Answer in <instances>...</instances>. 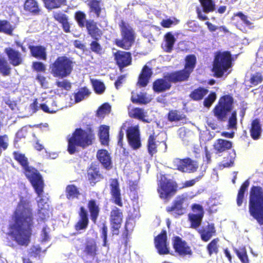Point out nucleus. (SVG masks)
Segmentation results:
<instances>
[{
    "label": "nucleus",
    "instance_id": "nucleus-62",
    "mask_svg": "<svg viewBox=\"0 0 263 263\" xmlns=\"http://www.w3.org/2000/svg\"><path fill=\"white\" fill-rule=\"evenodd\" d=\"M55 85L59 88L69 90L71 87V84L67 80H63L62 81H57Z\"/></svg>",
    "mask_w": 263,
    "mask_h": 263
},
{
    "label": "nucleus",
    "instance_id": "nucleus-47",
    "mask_svg": "<svg viewBox=\"0 0 263 263\" xmlns=\"http://www.w3.org/2000/svg\"><path fill=\"white\" fill-rule=\"evenodd\" d=\"M203 12L209 13L214 11L215 4L213 0H199Z\"/></svg>",
    "mask_w": 263,
    "mask_h": 263
},
{
    "label": "nucleus",
    "instance_id": "nucleus-41",
    "mask_svg": "<svg viewBox=\"0 0 263 263\" xmlns=\"http://www.w3.org/2000/svg\"><path fill=\"white\" fill-rule=\"evenodd\" d=\"M24 10L33 14H38L40 9L36 0H26L24 4Z\"/></svg>",
    "mask_w": 263,
    "mask_h": 263
},
{
    "label": "nucleus",
    "instance_id": "nucleus-59",
    "mask_svg": "<svg viewBox=\"0 0 263 263\" xmlns=\"http://www.w3.org/2000/svg\"><path fill=\"white\" fill-rule=\"evenodd\" d=\"M107 232H108V228L106 224L105 223L102 224V227L101 230V238L103 239V246L106 247L107 246Z\"/></svg>",
    "mask_w": 263,
    "mask_h": 263
},
{
    "label": "nucleus",
    "instance_id": "nucleus-23",
    "mask_svg": "<svg viewBox=\"0 0 263 263\" xmlns=\"http://www.w3.org/2000/svg\"><path fill=\"white\" fill-rule=\"evenodd\" d=\"M13 218L14 222L9 225L6 237L7 245L11 247H14L16 242V211L14 212Z\"/></svg>",
    "mask_w": 263,
    "mask_h": 263
},
{
    "label": "nucleus",
    "instance_id": "nucleus-37",
    "mask_svg": "<svg viewBox=\"0 0 263 263\" xmlns=\"http://www.w3.org/2000/svg\"><path fill=\"white\" fill-rule=\"evenodd\" d=\"M261 132V125L259 120L255 119L251 123V126L250 130V135L254 140H258L260 136Z\"/></svg>",
    "mask_w": 263,
    "mask_h": 263
},
{
    "label": "nucleus",
    "instance_id": "nucleus-53",
    "mask_svg": "<svg viewBox=\"0 0 263 263\" xmlns=\"http://www.w3.org/2000/svg\"><path fill=\"white\" fill-rule=\"evenodd\" d=\"M5 53L7 54L10 63L13 66H16V51L10 47L5 49Z\"/></svg>",
    "mask_w": 263,
    "mask_h": 263
},
{
    "label": "nucleus",
    "instance_id": "nucleus-34",
    "mask_svg": "<svg viewBox=\"0 0 263 263\" xmlns=\"http://www.w3.org/2000/svg\"><path fill=\"white\" fill-rule=\"evenodd\" d=\"M109 127L108 126L103 125L100 127L99 138L102 145L108 146L109 141Z\"/></svg>",
    "mask_w": 263,
    "mask_h": 263
},
{
    "label": "nucleus",
    "instance_id": "nucleus-33",
    "mask_svg": "<svg viewBox=\"0 0 263 263\" xmlns=\"http://www.w3.org/2000/svg\"><path fill=\"white\" fill-rule=\"evenodd\" d=\"M157 136L154 132L148 136L147 143V152L151 156L157 153Z\"/></svg>",
    "mask_w": 263,
    "mask_h": 263
},
{
    "label": "nucleus",
    "instance_id": "nucleus-6",
    "mask_svg": "<svg viewBox=\"0 0 263 263\" xmlns=\"http://www.w3.org/2000/svg\"><path fill=\"white\" fill-rule=\"evenodd\" d=\"M75 65L73 58L66 55L59 56L50 64L49 70L54 78L64 79L71 74Z\"/></svg>",
    "mask_w": 263,
    "mask_h": 263
},
{
    "label": "nucleus",
    "instance_id": "nucleus-26",
    "mask_svg": "<svg viewBox=\"0 0 263 263\" xmlns=\"http://www.w3.org/2000/svg\"><path fill=\"white\" fill-rule=\"evenodd\" d=\"M87 207L90 214V219L94 223H96L100 211L99 203L96 200L91 199L88 201Z\"/></svg>",
    "mask_w": 263,
    "mask_h": 263
},
{
    "label": "nucleus",
    "instance_id": "nucleus-35",
    "mask_svg": "<svg viewBox=\"0 0 263 263\" xmlns=\"http://www.w3.org/2000/svg\"><path fill=\"white\" fill-rule=\"evenodd\" d=\"M83 251L86 255L92 257L96 256L98 254V249L95 240L87 241Z\"/></svg>",
    "mask_w": 263,
    "mask_h": 263
},
{
    "label": "nucleus",
    "instance_id": "nucleus-38",
    "mask_svg": "<svg viewBox=\"0 0 263 263\" xmlns=\"http://www.w3.org/2000/svg\"><path fill=\"white\" fill-rule=\"evenodd\" d=\"M132 94L131 101L134 104H146L151 102L146 92H140L139 94L132 92Z\"/></svg>",
    "mask_w": 263,
    "mask_h": 263
},
{
    "label": "nucleus",
    "instance_id": "nucleus-57",
    "mask_svg": "<svg viewBox=\"0 0 263 263\" xmlns=\"http://www.w3.org/2000/svg\"><path fill=\"white\" fill-rule=\"evenodd\" d=\"M263 80V78L260 72H256L252 75L250 78V82L254 86H256L261 83Z\"/></svg>",
    "mask_w": 263,
    "mask_h": 263
},
{
    "label": "nucleus",
    "instance_id": "nucleus-21",
    "mask_svg": "<svg viewBox=\"0 0 263 263\" xmlns=\"http://www.w3.org/2000/svg\"><path fill=\"white\" fill-rule=\"evenodd\" d=\"M78 215L79 218L74 226V229L77 231L84 230L87 228L89 224L88 212L84 206H81Z\"/></svg>",
    "mask_w": 263,
    "mask_h": 263
},
{
    "label": "nucleus",
    "instance_id": "nucleus-25",
    "mask_svg": "<svg viewBox=\"0 0 263 263\" xmlns=\"http://www.w3.org/2000/svg\"><path fill=\"white\" fill-rule=\"evenodd\" d=\"M97 158L106 170H109L112 168L111 158L107 150L104 149L98 150L97 153Z\"/></svg>",
    "mask_w": 263,
    "mask_h": 263
},
{
    "label": "nucleus",
    "instance_id": "nucleus-24",
    "mask_svg": "<svg viewBox=\"0 0 263 263\" xmlns=\"http://www.w3.org/2000/svg\"><path fill=\"white\" fill-rule=\"evenodd\" d=\"M184 200V197L177 196L173 201L172 205L166 208V211L167 212H174L177 215H183L185 211V209L183 206Z\"/></svg>",
    "mask_w": 263,
    "mask_h": 263
},
{
    "label": "nucleus",
    "instance_id": "nucleus-44",
    "mask_svg": "<svg viewBox=\"0 0 263 263\" xmlns=\"http://www.w3.org/2000/svg\"><path fill=\"white\" fill-rule=\"evenodd\" d=\"M233 251L241 263H250L247 251L245 247L239 248V249L234 248Z\"/></svg>",
    "mask_w": 263,
    "mask_h": 263
},
{
    "label": "nucleus",
    "instance_id": "nucleus-22",
    "mask_svg": "<svg viewBox=\"0 0 263 263\" xmlns=\"http://www.w3.org/2000/svg\"><path fill=\"white\" fill-rule=\"evenodd\" d=\"M110 194L114 202L119 206H123L119 183L117 179H111L110 184Z\"/></svg>",
    "mask_w": 263,
    "mask_h": 263
},
{
    "label": "nucleus",
    "instance_id": "nucleus-3",
    "mask_svg": "<svg viewBox=\"0 0 263 263\" xmlns=\"http://www.w3.org/2000/svg\"><path fill=\"white\" fill-rule=\"evenodd\" d=\"M233 103L234 99L232 96L224 95L220 98L217 104L213 109L214 115L218 121L224 122L228 119L227 126L229 129L237 128V111H232Z\"/></svg>",
    "mask_w": 263,
    "mask_h": 263
},
{
    "label": "nucleus",
    "instance_id": "nucleus-64",
    "mask_svg": "<svg viewBox=\"0 0 263 263\" xmlns=\"http://www.w3.org/2000/svg\"><path fill=\"white\" fill-rule=\"evenodd\" d=\"M37 214L42 220H45L49 217V210L45 208H41L38 210Z\"/></svg>",
    "mask_w": 263,
    "mask_h": 263
},
{
    "label": "nucleus",
    "instance_id": "nucleus-45",
    "mask_svg": "<svg viewBox=\"0 0 263 263\" xmlns=\"http://www.w3.org/2000/svg\"><path fill=\"white\" fill-rule=\"evenodd\" d=\"M202 214H190L189 219L191 222V228L196 229L201 223L203 217Z\"/></svg>",
    "mask_w": 263,
    "mask_h": 263
},
{
    "label": "nucleus",
    "instance_id": "nucleus-10",
    "mask_svg": "<svg viewBox=\"0 0 263 263\" xmlns=\"http://www.w3.org/2000/svg\"><path fill=\"white\" fill-rule=\"evenodd\" d=\"M232 66V57L230 52H219L214 57L212 71L215 77L221 78Z\"/></svg>",
    "mask_w": 263,
    "mask_h": 263
},
{
    "label": "nucleus",
    "instance_id": "nucleus-27",
    "mask_svg": "<svg viewBox=\"0 0 263 263\" xmlns=\"http://www.w3.org/2000/svg\"><path fill=\"white\" fill-rule=\"evenodd\" d=\"M31 56L35 59L45 61L47 60L46 48L42 45H29L28 47Z\"/></svg>",
    "mask_w": 263,
    "mask_h": 263
},
{
    "label": "nucleus",
    "instance_id": "nucleus-32",
    "mask_svg": "<svg viewBox=\"0 0 263 263\" xmlns=\"http://www.w3.org/2000/svg\"><path fill=\"white\" fill-rule=\"evenodd\" d=\"M176 42L174 35L171 32H167L164 36V43L162 44V49L166 52L170 53L173 50Z\"/></svg>",
    "mask_w": 263,
    "mask_h": 263
},
{
    "label": "nucleus",
    "instance_id": "nucleus-11",
    "mask_svg": "<svg viewBox=\"0 0 263 263\" xmlns=\"http://www.w3.org/2000/svg\"><path fill=\"white\" fill-rule=\"evenodd\" d=\"M178 187L175 181L162 176L159 181L157 190L159 197L167 202L176 193Z\"/></svg>",
    "mask_w": 263,
    "mask_h": 263
},
{
    "label": "nucleus",
    "instance_id": "nucleus-36",
    "mask_svg": "<svg viewBox=\"0 0 263 263\" xmlns=\"http://www.w3.org/2000/svg\"><path fill=\"white\" fill-rule=\"evenodd\" d=\"M249 184L250 182L249 180H246L241 185L238 191L236 197V203L237 206H241L242 205L245 198V194L248 191Z\"/></svg>",
    "mask_w": 263,
    "mask_h": 263
},
{
    "label": "nucleus",
    "instance_id": "nucleus-50",
    "mask_svg": "<svg viewBox=\"0 0 263 263\" xmlns=\"http://www.w3.org/2000/svg\"><path fill=\"white\" fill-rule=\"evenodd\" d=\"M185 119V116L177 110H171L167 114V119L170 122H177Z\"/></svg>",
    "mask_w": 263,
    "mask_h": 263
},
{
    "label": "nucleus",
    "instance_id": "nucleus-31",
    "mask_svg": "<svg viewBox=\"0 0 263 263\" xmlns=\"http://www.w3.org/2000/svg\"><path fill=\"white\" fill-rule=\"evenodd\" d=\"M86 3L88 7L89 13L94 14L97 18L100 17L103 9L101 7L102 1L87 0Z\"/></svg>",
    "mask_w": 263,
    "mask_h": 263
},
{
    "label": "nucleus",
    "instance_id": "nucleus-7",
    "mask_svg": "<svg viewBox=\"0 0 263 263\" xmlns=\"http://www.w3.org/2000/svg\"><path fill=\"white\" fill-rule=\"evenodd\" d=\"M33 221L31 195L25 189L20 195L17 203V222H30Z\"/></svg>",
    "mask_w": 263,
    "mask_h": 263
},
{
    "label": "nucleus",
    "instance_id": "nucleus-51",
    "mask_svg": "<svg viewBox=\"0 0 263 263\" xmlns=\"http://www.w3.org/2000/svg\"><path fill=\"white\" fill-rule=\"evenodd\" d=\"M90 93V92L86 87H82L77 92L74 93L75 102H80L83 100L85 97H88Z\"/></svg>",
    "mask_w": 263,
    "mask_h": 263
},
{
    "label": "nucleus",
    "instance_id": "nucleus-15",
    "mask_svg": "<svg viewBox=\"0 0 263 263\" xmlns=\"http://www.w3.org/2000/svg\"><path fill=\"white\" fill-rule=\"evenodd\" d=\"M172 245L175 252L180 256H191L193 254L190 246L178 236H175L173 238Z\"/></svg>",
    "mask_w": 263,
    "mask_h": 263
},
{
    "label": "nucleus",
    "instance_id": "nucleus-1",
    "mask_svg": "<svg viewBox=\"0 0 263 263\" xmlns=\"http://www.w3.org/2000/svg\"><path fill=\"white\" fill-rule=\"evenodd\" d=\"M74 19L80 28L85 27L87 34L93 40L89 44L90 50L98 55L104 53L102 46L99 42L103 35L102 30L98 26L93 20H86V14L82 11H77L74 13Z\"/></svg>",
    "mask_w": 263,
    "mask_h": 263
},
{
    "label": "nucleus",
    "instance_id": "nucleus-16",
    "mask_svg": "<svg viewBox=\"0 0 263 263\" xmlns=\"http://www.w3.org/2000/svg\"><path fill=\"white\" fill-rule=\"evenodd\" d=\"M177 169L183 173H192L197 171L198 163L190 158L177 159L175 164Z\"/></svg>",
    "mask_w": 263,
    "mask_h": 263
},
{
    "label": "nucleus",
    "instance_id": "nucleus-46",
    "mask_svg": "<svg viewBox=\"0 0 263 263\" xmlns=\"http://www.w3.org/2000/svg\"><path fill=\"white\" fill-rule=\"evenodd\" d=\"M236 153L234 149H232L226 157L223 158L222 161V165L224 167H231L234 165Z\"/></svg>",
    "mask_w": 263,
    "mask_h": 263
},
{
    "label": "nucleus",
    "instance_id": "nucleus-4",
    "mask_svg": "<svg viewBox=\"0 0 263 263\" xmlns=\"http://www.w3.org/2000/svg\"><path fill=\"white\" fill-rule=\"evenodd\" d=\"M17 162L22 166L23 172L33 186L39 197L44 192V183L42 175L34 167L29 165L28 158L23 154H17Z\"/></svg>",
    "mask_w": 263,
    "mask_h": 263
},
{
    "label": "nucleus",
    "instance_id": "nucleus-56",
    "mask_svg": "<svg viewBox=\"0 0 263 263\" xmlns=\"http://www.w3.org/2000/svg\"><path fill=\"white\" fill-rule=\"evenodd\" d=\"M32 69L36 72H45L46 70L45 65L43 63L39 61L32 63Z\"/></svg>",
    "mask_w": 263,
    "mask_h": 263
},
{
    "label": "nucleus",
    "instance_id": "nucleus-8",
    "mask_svg": "<svg viewBox=\"0 0 263 263\" xmlns=\"http://www.w3.org/2000/svg\"><path fill=\"white\" fill-rule=\"evenodd\" d=\"M121 39H116L115 44L117 46L125 50H129L134 45L136 39V33L133 27L124 20L119 23Z\"/></svg>",
    "mask_w": 263,
    "mask_h": 263
},
{
    "label": "nucleus",
    "instance_id": "nucleus-39",
    "mask_svg": "<svg viewBox=\"0 0 263 263\" xmlns=\"http://www.w3.org/2000/svg\"><path fill=\"white\" fill-rule=\"evenodd\" d=\"M208 92V89L203 87H199L191 92L190 97L194 101H200L202 100Z\"/></svg>",
    "mask_w": 263,
    "mask_h": 263
},
{
    "label": "nucleus",
    "instance_id": "nucleus-13",
    "mask_svg": "<svg viewBox=\"0 0 263 263\" xmlns=\"http://www.w3.org/2000/svg\"><path fill=\"white\" fill-rule=\"evenodd\" d=\"M123 219V214L122 210L114 206L111 210L109 222L110 223V229L112 235H118L119 229L121 227Z\"/></svg>",
    "mask_w": 263,
    "mask_h": 263
},
{
    "label": "nucleus",
    "instance_id": "nucleus-30",
    "mask_svg": "<svg viewBox=\"0 0 263 263\" xmlns=\"http://www.w3.org/2000/svg\"><path fill=\"white\" fill-rule=\"evenodd\" d=\"M153 74L152 69L147 65H144L138 78V84L141 86H146Z\"/></svg>",
    "mask_w": 263,
    "mask_h": 263
},
{
    "label": "nucleus",
    "instance_id": "nucleus-28",
    "mask_svg": "<svg viewBox=\"0 0 263 263\" xmlns=\"http://www.w3.org/2000/svg\"><path fill=\"white\" fill-rule=\"evenodd\" d=\"M232 146V142L223 139H218L214 143L213 148L216 154H220L231 149Z\"/></svg>",
    "mask_w": 263,
    "mask_h": 263
},
{
    "label": "nucleus",
    "instance_id": "nucleus-61",
    "mask_svg": "<svg viewBox=\"0 0 263 263\" xmlns=\"http://www.w3.org/2000/svg\"><path fill=\"white\" fill-rule=\"evenodd\" d=\"M236 16H238L240 18V19L243 22V23L247 26H251L252 23L251 22L248 18V16L245 15L241 12H238L237 13H234L233 17Z\"/></svg>",
    "mask_w": 263,
    "mask_h": 263
},
{
    "label": "nucleus",
    "instance_id": "nucleus-54",
    "mask_svg": "<svg viewBox=\"0 0 263 263\" xmlns=\"http://www.w3.org/2000/svg\"><path fill=\"white\" fill-rule=\"evenodd\" d=\"M92 85L96 93L100 95L104 92L105 87L103 82L98 80H95L92 82Z\"/></svg>",
    "mask_w": 263,
    "mask_h": 263
},
{
    "label": "nucleus",
    "instance_id": "nucleus-18",
    "mask_svg": "<svg viewBox=\"0 0 263 263\" xmlns=\"http://www.w3.org/2000/svg\"><path fill=\"white\" fill-rule=\"evenodd\" d=\"M114 56L116 63L121 71L124 67L132 64V57L130 52L118 50L114 53Z\"/></svg>",
    "mask_w": 263,
    "mask_h": 263
},
{
    "label": "nucleus",
    "instance_id": "nucleus-55",
    "mask_svg": "<svg viewBox=\"0 0 263 263\" xmlns=\"http://www.w3.org/2000/svg\"><path fill=\"white\" fill-rule=\"evenodd\" d=\"M110 106L107 103L103 104L100 106L97 111V116L98 117H103L105 114L109 113L110 111Z\"/></svg>",
    "mask_w": 263,
    "mask_h": 263
},
{
    "label": "nucleus",
    "instance_id": "nucleus-63",
    "mask_svg": "<svg viewBox=\"0 0 263 263\" xmlns=\"http://www.w3.org/2000/svg\"><path fill=\"white\" fill-rule=\"evenodd\" d=\"M8 138L6 135L0 136V151H5L8 146Z\"/></svg>",
    "mask_w": 263,
    "mask_h": 263
},
{
    "label": "nucleus",
    "instance_id": "nucleus-2",
    "mask_svg": "<svg viewBox=\"0 0 263 263\" xmlns=\"http://www.w3.org/2000/svg\"><path fill=\"white\" fill-rule=\"evenodd\" d=\"M95 139V132L91 127L85 129L77 128L67 137V151L70 155H73L79 152V148L85 149L91 145Z\"/></svg>",
    "mask_w": 263,
    "mask_h": 263
},
{
    "label": "nucleus",
    "instance_id": "nucleus-48",
    "mask_svg": "<svg viewBox=\"0 0 263 263\" xmlns=\"http://www.w3.org/2000/svg\"><path fill=\"white\" fill-rule=\"evenodd\" d=\"M129 116L131 118L137 119L144 122H147L144 119L145 116L143 109L139 107L133 108L129 112Z\"/></svg>",
    "mask_w": 263,
    "mask_h": 263
},
{
    "label": "nucleus",
    "instance_id": "nucleus-40",
    "mask_svg": "<svg viewBox=\"0 0 263 263\" xmlns=\"http://www.w3.org/2000/svg\"><path fill=\"white\" fill-rule=\"evenodd\" d=\"M78 188L74 184L67 185L65 189V195L67 199H78L80 195Z\"/></svg>",
    "mask_w": 263,
    "mask_h": 263
},
{
    "label": "nucleus",
    "instance_id": "nucleus-19",
    "mask_svg": "<svg viewBox=\"0 0 263 263\" xmlns=\"http://www.w3.org/2000/svg\"><path fill=\"white\" fill-rule=\"evenodd\" d=\"M170 73L165 76L164 78L157 79L153 83V90L155 92L161 93L169 90L172 86L171 83H176L178 82L172 81L168 76Z\"/></svg>",
    "mask_w": 263,
    "mask_h": 263
},
{
    "label": "nucleus",
    "instance_id": "nucleus-9",
    "mask_svg": "<svg viewBox=\"0 0 263 263\" xmlns=\"http://www.w3.org/2000/svg\"><path fill=\"white\" fill-rule=\"evenodd\" d=\"M197 63L195 54L187 55L184 59V68L170 73L168 77L173 82H184L189 80L193 72Z\"/></svg>",
    "mask_w": 263,
    "mask_h": 263
},
{
    "label": "nucleus",
    "instance_id": "nucleus-42",
    "mask_svg": "<svg viewBox=\"0 0 263 263\" xmlns=\"http://www.w3.org/2000/svg\"><path fill=\"white\" fill-rule=\"evenodd\" d=\"M10 62L2 54H0V73L3 76L10 75L11 71V68L10 65Z\"/></svg>",
    "mask_w": 263,
    "mask_h": 263
},
{
    "label": "nucleus",
    "instance_id": "nucleus-29",
    "mask_svg": "<svg viewBox=\"0 0 263 263\" xmlns=\"http://www.w3.org/2000/svg\"><path fill=\"white\" fill-rule=\"evenodd\" d=\"M200 235L201 239L204 242L208 241L216 234V230L214 223H209L205 228L198 230Z\"/></svg>",
    "mask_w": 263,
    "mask_h": 263
},
{
    "label": "nucleus",
    "instance_id": "nucleus-60",
    "mask_svg": "<svg viewBox=\"0 0 263 263\" xmlns=\"http://www.w3.org/2000/svg\"><path fill=\"white\" fill-rule=\"evenodd\" d=\"M53 17L60 24H62L66 20H68V17L66 14L60 12L53 13Z\"/></svg>",
    "mask_w": 263,
    "mask_h": 263
},
{
    "label": "nucleus",
    "instance_id": "nucleus-17",
    "mask_svg": "<svg viewBox=\"0 0 263 263\" xmlns=\"http://www.w3.org/2000/svg\"><path fill=\"white\" fill-rule=\"evenodd\" d=\"M154 244L158 253L160 255H165L169 253L166 230H163L159 234L154 238Z\"/></svg>",
    "mask_w": 263,
    "mask_h": 263
},
{
    "label": "nucleus",
    "instance_id": "nucleus-49",
    "mask_svg": "<svg viewBox=\"0 0 263 263\" xmlns=\"http://www.w3.org/2000/svg\"><path fill=\"white\" fill-rule=\"evenodd\" d=\"M45 7L50 10L59 8L65 5L66 0H43Z\"/></svg>",
    "mask_w": 263,
    "mask_h": 263
},
{
    "label": "nucleus",
    "instance_id": "nucleus-20",
    "mask_svg": "<svg viewBox=\"0 0 263 263\" xmlns=\"http://www.w3.org/2000/svg\"><path fill=\"white\" fill-rule=\"evenodd\" d=\"M126 136L129 144L134 149H137L141 146L140 133L137 127L128 128L126 131Z\"/></svg>",
    "mask_w": 263,
    "mask_h": 263
},
{
    "label": "nucleus",
    "instance_id": "nucleus-12",
    "mask_svg": "<svg viewBox=\"0 0 263 263\" xmlns=\"http://www.w3.org/2000/svg\"><path fill=\"white\" fill-rule=\"evenodd\" d=\"M32 222H17V245L27 247L30 242Z\"/></svg>",
    "mask_w": 263,
    "mask_h": 263
},
{
    "label": "nucleus",
    "instance_id": "nucleus-43",
    "mask_svg": "<svg viewBox=\"0 0 263 263\" xmlns=\"http://www.w3.org/2000/svg\"><path fill=\"white\" fill-rule=\"evenodd\" d=\"M219 239L216 238L211 240L206 246V250L209 256L213 254H217L219 252Z\"/></svg>",
    "mask_w": 263,
    "mask_h": 263
},
{
    "label": "nucleus",
    "instance_id": "nucleus-52",
    "mask_svg": "<svg viewBox=\"0 0 263 263\" xmlns=\"http://www.w3.org/2000/svg\"><path fill=\"white\" fill-rule=\"evenodd\" d=\"M13 31V28L8 21L0 20V32H3L8 35H12Z\"/></svg>",
    "mask_w": 263,
    "mask_h": 263
},
{
    "label": "nucleus",
    "instance_id": "nucleus-5",
    "mask_svg": "<svg viewBox=\"0 0 263 263\" xmlns=\"http://www.w3.org/2000/svg\"><path fill=\"white\" fill-rule=\"evenodd\" d=\"M249 212L259 225H263V189L260 186L254 185L250 189Z\"/></svg>",
    "mask_w": 263,
    "mask_h": 263
},
{
    "label": "nucleus",
    "instance_id": "nucleus-14",
    "mask_svg": "<svg viewBox=\"0 0 263 263\" xmlns=\"http://www.w3.org/2000/svg\"><path fill=\"white\" fill-rule=\"evenodd\" d=\"M86 177L87 181L91 186H94L104 178L100 166L96 163H91L87 168Z\"/></svg>",
    "mask_w": 263,
    "mask_h": 263
},
{
    "label": "nucleus",
    "instance_id": "nucleus-58",
    "mask_svg": "<svg viewBox=\"0 0 263 263\" xmlns=\"http://www.w3.org/2000/svg\"><path fill=\"white\" fill-rule=\"evenodd\" d=\"M216 99V95L215 92H211L206 98L204 99L203 101V105L205 107H210L213 103L215 101Z\"/></svg>",
    "mask_w": 263,
    "mask_h": 263
}]
</instances>
